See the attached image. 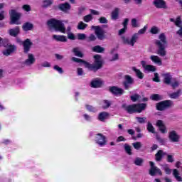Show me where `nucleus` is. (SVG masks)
<instances>
[{"label": "nucleus", "mask_w": 182, "mask_h": 182, "mask_svg": "<svg viewBox=\"0 0 182 182\" xmlns=\"http://www.w3.org/2000/svg\"><path fill=\"white\" fill-rule=\"evenodd\" d=\"M150 59L154 63L158 65V66H161L163 65V62L161 61V58L159 57V55H151Z\"/></svg>", "instance_id": "obj_25"}, {"label": "nucleus", "mask_w": 182, "mask_h": 182, "mask_svg": "<svg viewBox=\"0 0 182 182\" xmlns=\"http://www.w3.org/2000/svg\"><path fill=\"white\" fill-rule=\"evenodd\" d=\"M6 43H4V48H7V49L3 51V55L5 56H9L11 53H14L15 50H16V46L12 45L9 43L8 40H6Z\"/></svg>", "instance_id": "obj_7"}, {"label": "nucleus", "mask_w": 182, "mask_h": 182, "mask_svg": "<svg viewBox=\"0 0 182 182\" xmlns=\"http://www.w3.org/2000/svg\"><path fill=\"white\" fill-rule=\"evenodd\" d=\"M163 170H164L166 174H171V169H170L167 165L164 166Z\"/></svg>", "instance_id": "obj_52"}, {"label": "nucleus", "mask_w": 182, "mask_h": 182, "mask_svg": "<svg viewBox=\"0 0 182 182\" xmlns=\"http://www.w3.org/2000/svg\"><path fill=\"white\" fill-rule=\"evenodd\" d=\"M9 33L10 36H14V38H16V36L19 35V27L16 26L14 28L9 29Z\"/></svg>", "instance_id": "obj_27"}, {"label": "nucleus", "mask_w": 182, "mask_h": 182, "mask_svg": "<svg viewBox=\"0 0 182 182\" xmlns=\"http://www.w3.org/2000/svg\"><path fill=\"white\" fill-rule=\"evenodd\" d=\"M109 92H111L112 95H115V96H122V95L124 93V90L119 87L113 86L109 87Z\"/></svg>", "instance_id": "obj_14"}, {"label": "nucleus", "mask_w": 182, "mask_h": 182, "mask_svg": "<svg viewBox=\"0 0 182 182\" xmlns=\"http://www.w3.org/2000/svg\"><path fill=\"white\" fill-rule=\"evenodd\" d=\"M53 4L52 0H44L43 1V8H48V6H50Z\"/></svg>", "instance_id": "obj_42"}, {"label": "nucleus", "mask_w": 182, "mask_h": 182, "mask_svg": "<svg viewBox=\"0 0 182 182\" xmlns=\"http://www.w3.org/2000/svg\"><path fill=\"white\" fill-rule=\"evenodd\" d=\"M110 117V114L107 112H102L98 114L97 119L100 122H106Z\"/></svg>", "instance_id": "obj_19"}, {"label": "nucleus", "mask_w": 182, "mask_h": 182, "mask_svg": "<svg viewBox=\"0 0 182 182\" xmlns=\"http://www.w3.org/2000/svg\"><path fill=\"white\" fill-rule=\"evenodd\" d=\"M92 19H93V16H92V14H88L83 17V21L85 22H90Z\"/></svg>", "instance_id": "obj_48"}, {"label": "nucleus", "mask_w": 182, "mask_h": 182, "mask_svg": "<svg viewBox=\"0 0 182 182\" xmlns=\"http://www.w3.org/2000/svg\"><path fill=\"white\" fill-rule=\"evenodd\" d=\"M135 119L138 122V123H139V124H144V123H146L147 122V117H135Z\"/></svg>", "instance_id": "obj_37"}, {"label": "nucleus", "mask_w": 182, "mask_h": 182, "mask_svg": "<svg viewBox=\"0 0 182 182\" xmlns=\"http://www.w3.org/2000/svg\"><path fill=\"white\" fill-rule=\"evenodd\" d=\"M77 28L80 31H85V29L87 28V24L83 23V21H80V23H78Z\"/></svg>", "instance_id": "obj_40"}, {"label": "nucleus", "mask_w": 182, "mask_h": 182, "mask_svg": "<svg viewBox=\"0 0 182 182\" xmlns=\"http://www.w3.org/2000/svg\"><path fill=\"white\" fill-rule=\"evenodd\" d=\"M77 73L78 76H82V75H83V69L80 68H78L77 69Z\"/></svg>", "instance_id": "obj_62"}, {"label": "nucleus", "mask_w": 182, "mask_h": 182, "mask_svg": "<svg viewBox=\"0 0 182 182\" xmlns=\"http://www.w3.org/2000/svg\"><path fill=\"white\" fill-rule=\"evenodd\" d=\"M120 12V9L115 8L112 14H111V18L113 21H116L119 18V13Z\"/></svg>", "instance_id": "obj_28"}, {"label": "nucleus", "mask_w": 182, "mask_h": 182, "mask_svg": "<svg viewBox=\"0 0 182 182\" xmlns=\"http://www.w3.org/2000/svg\"><path fill=\"white\" fill-rule=\"evenodd\" d=\"M150 99H151V100L157 101V100H161V97L159 94H154L151 95Z\"/></svg>", "instance_id": "obj_47"}, {"label": "nucleus", "mask_w": 182, "mask_h": 182, "mask_svg": "<svg viewBox=\"0 0 182 182\" xmlns=\"http://www.w3.org/2000/svg\"><path fill=\"white\" fill-rule=\"evenodd\" d=\"M124 81L122 82L124 89L129 90L132 87V85L134 84V79L129 75H126L124 77Z\"/></svg>", "instance_id": "obj_9"}, {"label": "nucleus", "mask_w": 182, "mask_h": 182, "mask_svg": "<svg viewBox=\"0 0 182 182\" xmlns=\"http://www.w3.org/2000/svg\"><path fill=\"white\" fill-rule=\"evenodd\" d=\"M70 4H69V3L60 4L58 6V9L65 14H68L69 11H70Z\"/></svg>", "instance_id": "obj_20"}, {"label": "nucleus", "mask_w": 182, "mask_h": 182, "mask_svg": "<svg viewBox=\"0 0 182 182\" xmlns=\"http://www.w3.org/2000/svg\"><path fill=\"white\" fill-rule=\"evenodd\" d=\"M53 69L55 70H57V72H58V73H63V69H62V68L59 67L58 65H54Z\"/></svg>", "instance_id": "obj_54"}, {"label": "nucleus", "mask_w": 182, "mask_h": 182, "mask_svg": "<svg viewBox=\"0 0 182 182\" xmlns=\"http://www.w3.org/2000/svg\"><path fill=\"white\" fill-rule=\"evenodd\" d=\"M180 29L176 32L177 35H178L179 36H181V38H182V26L179 27Z\"/></svg>", "instance_id": "obj_64"}, {"label": "nucleus", "mask_w": 182, "mask_h": 182, "mask_svg": "<svg viewBox=\"0 0 182 182\" xmlns=\"http://www.w3.org/2000/svg\"><path fill=\"white\" fill-rule=\"evenodd\" d=\"M85 107L87 110H88V112H91L92 113H96V112H97V109H96V107L92 105H86Z\"/></svg>", "instance_id": "obj_41"}, {"label": "nucleus", "mask_w": 182, "mask_h": 182, "mask_svg": "<svg viewBox=\"0 0 182 182\" xmlns=\"http://www.w3.org/2000/svg\"><path fill=\"white\" fill-rule=\"evenodd\" d=\"M132 146L135 150H140L141 149V142L136 141L132 144Z\"/></svg>", "instance_id": "obj_45"}, {"label": "nucleus", "mask_w": 182, "mask_h": 182, "mask_svg": "<svg viewBox=\"0 0 182 182\" xmlns=\"http://www.w3.org/2000/svg\"><path fill=\"white\" fill-rule=\"evenodd\" d=\"M103 85V82L102 80L99 78H96L95 80H92L90 82V86L91 87H94L95 89L97 87H100Z\"/></svg>", "instance_id": "obj_21"}, {"label": "nucleus", "mask_w": 182, "mask_h": 182, "mask_svg": "<svg viewBox=\"0 0 182 182\" xmlns=\"http://www.w3.org/2000/svg\"><path fill=\"white\" fill-rule=\"evenodd\" d=\"M100 23H107L108 21L106 17H101L99 18Z\"/></svg>", "instance_id": "obj_57"}, {"label": "nucleus", "mask_w": 182, "mask_h": 182, "mask_svg": "<svg viewBox=\"0 0 182 182\" xmlns=\"http://www.w3.org/2000/svg\"><path fill=\"white\" fill-rule=\"evenodd\" d=\"M164 77V83L165 85H171V79H173V76L169 73H165L162 75Z\"/></svg>", "instance_id": "obj_23"}, {"label": "nucleus", "mask_w": 182, "mask_h": 182, "mask_svg": "<svg viewBox=\"0 0 182 182\" xmlns=\"http://www.w3.org/2000/svg\"><path fill=\"white\" fill-rule=\"evenodd\" d=\"M159 40H155V45L157 46L156 55H159L161 58H166L167 56V38L166 34L161 33L159 36Z\"/></svg>", "instance_id": "obj_3"}, {"label": "nucleus", "mask_w": 182, "mask_h": 182, "mask_svg": "<svg viewBox=\"0 0 182 182\" xmlns=\"http://www.w3.org/2000/svg\"><path fill=\"white\" fill-rule=\"evenodd\" d=\"M47 25L50 31H55V32H61L62 33H66V32L67 33H69L72 29L70 26L67 27L66 29L63 21L55 18H50L48 20Z\"/></svg>", "instance_id": "obj_2"}, {"label": "nucleus", "mask_w": 182, "mask_h": 182, "mask_svg": "<svg viewBox=\"0 0 182 182\" xmlns=\"http://www.w3.org/2000/svg\"><path fill=\"white\" fill-rule=\"evenodd\" d=\"M156 140L159 141V143H161V144H164V143H166L164 139L160 137L159 135L156 136Z\"/></svg>", "instance_id": "obj_55"}, {"label": "nucleus", "mask_w": 182, "mask_h": 182, "mask_svg": "<svg viewBox=\"0 0 182 182\" xmlns=\"http://www.w3.org/2000/svg\"><path fill=\"white\" fill-rule=\"evenodd\" d=\"M131 23H132V28H139V26H140L139 23H137V19L136 18H132L131 21Z\"/></svg>", "instance_id": "obj_46"}, {"label": "nucleus", "mask_w": 182, "mask_h": 182, "mask_svg": "<svg viewBox=\"0 0 182 182\" xmlns=\"http://www.w3.org/2000/svg\"><path fill=\"white\" fill-rule=\"evenodd\" d=\"M164 156H167V153L164 152L163 150H159L155 154L156 161H160L161 160H163V157H164Z\"/></svg>", "instance_id": "obj_24"}, {"label": "nucleus", "mask_w": 182, "mask_h": 182, "mask_svg": "<svg viewBox=\"0 0 182 182\" xmlns=\"http://www.w3.org/2000/svg\"><path fill=\"white\" fill-rule=\"evenodd\" d=\"M173 175L175 177L176 180H177V181H182V177L180 176V173L178 172V170L173 169Z\"/></svg>", "instance_id": "obj_35"}, {"label": "nucleus", "mask_w": 182, "mask_h": 182, "mask_svg": "<svg viewBox=\"0 0 182 182\" xmlns=\"http://www.w3.org/2000/svg\"><path fill=\"white\" fill-rule=\"evenodd\" d=\"M154 82H160V77H159V73H154V77L153 79Z\"/></svg>", "instance_id": "obj_58"}, {"label": "nucleus", "mask_w": 182, "mask_h": 182, "mask_svg": "<svg viewBox=\"0 0 182 182\" xmlns=\"http://www.w3.org/2000/svg\"><path fill=\"white\" fill-rule=\"evenodd\" d=\"M141 65L146 72H156L157 70V68L154 65H147L144 60L141 61Z\"/></svg>", "instance_id": "obj_15"}, {"label": "nucleus", "mask_w": 182, "mask_h": 182, "mask_svg": "<svg viewBox=\"0 0 182 182\" xmlns=\"http://www.w3.org/2000/svg\"><path fill=\"white\" fill-rule=\"evenodd\" d=\"M32 28H33V25H32V23H26L23 26V29L26 31H31Z\"/></svg>", "instance_id": "obj_39"}, {"label": "nucleus", "mask_w": 182, "mask_h": 182, "mask_svg": "<svg viewBox=\"0 0 182 182\" xmlns=\"http://www.w3.org/2000/svg\"><path fill=\"white\" fill-rule=\"evenodd\" d=\"M166 161H168V163H174V157L173 155L166 154Z\"/></svg>", "instance_id": "obj_50"}, {"label": "nucleus", "mask_w": 182, "mask_h": 182, "mask_svg": "<svg viewBox=\"0 0 182 182\" xmlns=\"http://www.w3.org/2000/svg\"><path fill=\"white\" fill-rule=\"evenodd\" d=\"M171 85L173 89H176V87H178V86L180 85V82H178V81H175L172 82Z\"/></svg>", "instance_id": "obj_60"}, {"label": "nucleus", "mask_w": 182, "mask_h": 182, "mask_svg": "<svg viewBox=\"0 0 182 182\" xmlns=\"http://www.w3.org/2000/svg\"><path fill=\"white\" fill-rule=\"evenodd\" d=\"M149 164L151 166V168L149 169V174L152 177H154V176H162L161 170L157 166H154V162L150 161Z\"/></svg>", "instance_id": "obj_12"}, {"label": "nucleus", "mask_w": 182, "mask_h": 182, "mask_svg": "<svg viewBox=\"0 0 182 182\" xmlns=\"http://www.w3.org/2000/svg\"><path fill=\"white\" fill-rule=\"evenodd\" d=\"M35 56L32 53L28 54V58L24 61L23 64L26 66H32L36 62Z\"/></svg>", "instance_id": "obj_18"}, {"label": "nucleus", "mask_w": 182, "mask_h": 182, "mask_svg": "<svg viewBox=\"0 0 182 182\" xmlns=\"http://www.w3.org/2000/svg\"><path fill=\"white\" fill-rule=\"evenodd\" d=\"M146 31L147 26H145L143 28L140 29L137 33H134L130 39L124 36H122L121 39L124 45L134 46V43H136V42H137V40L139 39V35H143L144 33H146Z\"/></svg>", "instance_id": "obj_5"}, {"label": "nucleus", "mask_w": 182, "mask_h": 182, "mask_svg": "<svg viewBox=\"0 0 182 182\" xmlns=\"http://www.w3.org/2000/svg\"><path fill=\"white\" fill-rule=\"evenodd\" d=\"M42 68H50V63L48 61H45L41 63Z\"/></svg>", "instance_id": "obj_59"}, {"label": "nucleus", "mask_w": 182, "mask_h": 182, "mask_svg": "<svg viewBox=\"0 0 182 182\" xmlns=\"http://www.w3.org/2000/svg\"><path fill=\"white\" fill-rule=\"evenodd\" d=\"M10 18V25H19V22H18V20L21 18V14L17 13L15 10H11Z\"/></svg>", "instance_id": "obj_10"}, {"label": "nucleus", "mask_w": 182, "mask_h": 182, "mask_svg": "<svg viewBox=\"0 0 182 182\" xmlns=\"http://www.w3.org/2000/svg\"><path fill=\"white\" fill-rule=\"evenodd\" d=\"M73 52L75 56H77L78 58H83V53L80 51V48L79 47L73 48Z\"/></svg>", "instance_id": "obj_30"}, {"label": "nucleus", "mask_w": 182, "mask_h": 182, "mask_svg": "<svg viewBox=\"0 0 182 182\" xmlns=\"http://www.w3.org/2000/svg\"><path fill=\"white\" fill-rule=\"evenodd\" d=\"M124 149L127 153V154H128L129 156H132V154H133V153H132V146H129L127 144H125L124 145Z\"/></svg>", "instance_id": "obj_38"}, {"label": "nucleus", "mask_w": 182, "mask_h": 182, "mask_svg": "<svg viewBox=\"0 0 182 182\" xmlns=\"http://www.w3.org/2000/svg\"><path fill=\"white\" fill-rule=\"evenodd\" d=\"M156 126L159 127V130L161 133L163 134H165V133H167V127H166V125H164V123L161 120H158L156 122Z\"/></svg>", "instance_id": "obj_22"}, {"label": "nucleus", "mask_w": 182, "mask_h": 182, "mask_svg": "<svg viewBox=\"0 0 182 182\" xmlns=\"http://www.w3.org/2000/svg\"><path fill=\"white\" fill-rule=\"evenodd\" d=\"M94 41H96V36L95 34H90L87 38V42H94Z\"/></svg>", "instance_id": "obj_49"}, {"label": "nucleus", "mask_w": 182, "mask_h": 182, "mask_svg": "<svg viewBox=\"0 0 182 182\" xmlns=\"http://www.w3.org/2000/svg\"><path fill=\"white\" fill-rule=\"evenodd\" d=\"M53 38H54L57 42H68V38L65 36L53 35Z\"/></svg>", "instance_id": "obj_26"}, {"label": "nucleus", "mask_w": 182, "mask_h": 182, "mask_svg": "<svg viewBox=\"0 0 182 182\" xmlns=\"http://www.w3.org/2000/svg\"><path fill=\"white\" fill-rule=\"evenodd\" d=\"M92 52H96L97 53H103V52H105V48L100 46H95L92 48Z\"/></svg>", "instance_id": "obj_32"}, {"label": "nucleus", "mask_w": 182, "mask_h": 182, "mask_svg": "<svg viewBox=\"0 0 182 182\" xmlns=\"http://www.w3.org/2000/svg\"><path fill=\"white\" fill-rule=\"evenodd\" d=\"M173 105L174 104L171 100L161 101L159 103L156 104V109L161 112H163V110H166V109L171 107V106H173Z\"/></svg>", "instance_id": "obj_8"}, {"label": "nucleus", "mask_w": 182, "mask_h": 182, "mask_svg": "<svg viewBox=\"0 0 182 182\" xmlns=\"http://www.w3.org/2000/svg\"><path fill=\"white\" fill-rule=\"evenodd\" d=\"M72 60L73 62H76L77 63H84L85 68H87L90 70H92L93 72H97V70H99V69H102L103 66V58H102V55L99 54L94 55L93 64H90L76 57H73Z\"/></svg>", "instance_id": "obj_1"}, {"label": "nucleus", "mask_w": 182, "mask_h": 182, "mask_svg": "<svg viewBox=\"0 0 182 182\" xmlns=\"http://www.w3.org/2000/svg\"><path fill=\"white\" fill-rule=\"evenodd\" d=\"M112 106V102L107 100H104L102 102V109H109V107Z\"/></svg>", "instance_id": "obj_36"}, {"label": "nucleus", "mask_w": 182, "mask_h": 182, "mask_svg": "<svg viewBox=\"0 0 182 182\" xmlns=\"http://www.w3.org/2000/svg\"><path fill=\"white\" fill-rule=\"evenodd\" d=\"M68 39H71V41H75V35L72 33H68Z\"/></svg>", "instance_id": "obj_63"}, {"label": "nucleus", "mask_w": 182, "mask_h": 182, "mask_svg": "<svg viewBox=\"0 0 182 182\" xmlns=\"http://www.w3.org/2000/svg\"><path fill=\"white\" fill-rule=\"evenodd\" d=\"M143 163H144V160L140 157H136L134 161L135 166H143Z\"/></svg>", "instance_id": "obj_34"}, {"label": "nucleus", "mask_w": 182, "mask_h": 182, "mask_svg": "<svg viewBox=\"0 0 182 182\" xmlns=\"http://www.w3.org/2000/svg\"><path fill=\"white\" fill-rule=\"evenodd\" d=\"M153 5L158 9H167V5H166L164 0H154Z\"/></svg>", "instance_id": "obj_17"}, {"label": "nucleus", "mask_w": 182, "mask_h": 182, "mask_svg": "<svg viewBox=\"0 0 182 182\" xmlns=\"http://www.w3.org/2000/svg\"><path fill=\"white\" fill-rule=\"evenodd\" d=\"M33 45V43L28 38L23 42V48L24 53H28L31 50V48Z\"/></svg>", "instance_id": "obj_16"}, {"label": "nucleus", "mask_w": 182, "mask_h": 182, "mask_svg": "<svg viewBox=\"0 0 182 182\" xmlns=\"http://www.w3.org/2000/svg\"><path fill=\"white\" fill-rule=\"evenodd\" d=\"M139 98H140V95L139 94H135L131 96V100L132 102H137V100H139Z\"/></svg>", "instance_id": "obj_51"}, {"label": "nucleus", "mask_w": 182, "mask_h": 182, "mask_svg": "<svg viewBox=\"0 0 182 182\" xmlns=\"http://www.w3.org/2000/svg\"><path fill=\"white\" fill-rule=\"evenodd\" d=\"M122 109L125 110L129 114H133V113H141L143 110H146L147 107V104H134L128 105L127 104H123L122 106Z\"/></svg>", "instance_id": "obj_4"}, {"label": "nucleus", "mask_w": 182, "mask_h": 182, "mask_svg": "<svg viewBox=\"0 0 182 182\" xmlns=\"http://www.w3.org/2000/svg\"><path fill=\"white\" fill-rule=\"evenodd\" d=\"M92 29H95V35L100 41H103V39H105L106 36H105V31L103 30V28H101L100 26H92Z\"/></svg>", "instance_id": "obj_13"}, {"label": "nucleus", "mask_w": 182, "mask_h": 182, "mask_svg": "<svg viewBox=\"0 0 182 182\" xmlns=\"http://www.w3.org/2000/svg\"><path fill=\"white\" fill-rule=\"evenodd\" d=\"M83 117L87 122H92V117L87 114H84Z\"/></svg>", "instance_id": "obj_56"}, {"label": "nucleus", "mask_w": 182, "mask_h": 182, "mask_svg": "<svg viewBox=\"0 0 182 182\" xmlns=\"http://www.w3.org/2000/svg\"><path fill=\"white\" fill-rule=\"evenodd\" d=\"M150 32L153 35H157V33H159V32H160V28L156 26H153L151 28Z\"/></svg>", "instance_id": "obj_44"}, {"label": "nucleus", "mask_w": 182, "mask_h": 182, "mask_svg": "<svg viewBox=\"0 0 182 182\" xmlns=\"http://www.w3.org/2000/svg\"><path fill=\"white\" fill-rule=\"evenodd\" d=\"M168 138L171 143H178L180 141L181 136L175 130H171L168 132Z\"/></svg>", "instance_id": "obj_11"}, {"label": "nucleus", "mask_w": 182, "mask_h": 182, "mask_svg": "<svg viewBox=\"0 0 182 182\" xmlns=\"http://www.w3.org/2000/svg\"><path fill=\"white\" fill-rule=\"evenodd\" d=\"M23 9L24 11H26V12H29L31 11V6L28 4H25L23 6Z\"/></svg>", "instance_id": "obj_61"}, {"label": "nucleus", "mask_w": 182, "mask_h": 182, "mask_svg": "<svg viewBox=\"0 0 182 182\" xmlns=\"http://www.w3.org/2000/svg\"><path fill=\"white\" fill-rule=\"evenodd\" d=\"M132 70L135 72L136 76H137L139 79H143L144 77V74H143L140 70L136 68V67H132Z\"/></svg>", "instance_id": "obj_29"}, {"label": "nucleus", "mask_w": 182, "mask_h": 182, "mask_svg": "<svg viewBox=\"0 0 182 182\" xmlns=\"http://www.w3.org/2000/svg\"><path fill=\"white\" fill-rule=\"evenodd\" d=\"M94 141L100 147H105L107 144V138L103 134H96L95 136Z\"/></svg>", "instance_id": "obj_6"}, {"label": "nucleus", "mask_w": 182, "mask_h": 182, "mask_svg": "<svg viewBox=\"0 0 182 182\" xmlns=\"http://www.w3.org/2000/svg\"><path fill=\"white\" fill-rule=\"evenodd\" d=\"M77 39H79V41H85V39H86V34H85V33H78L77 34Z\"/></svg>", "instance_id": "obj_53"}, {"label": "nucleus", "mask_w": 182, "mask_h": 182, "mask_svg": "<svg viewBox=\"0 0 182 182\" xmlns=\"http://www.w3.org/2000/svg\"><path fill=\"white\" fill-rule=\"evenodd\" d=\"M146 129L149 133H152L153 134H156V129L154 128L151 122H148L146 124Z\"/></svg>", "instance_id": "obj_31"}, {"label": "nucleus", "mask_w": 182, "mask_h": 182, "mask_svg": "<svg viewBox=\"0 0 182 182\" xmlns=\"http://www.w3.org/2000/svg\"><path fill=\"white\" fill-rule=\"evenodd\" d=\"M175 25L178 28H181V26H182V21H181V16H178L176 18V20L175 21Z\"/></svg>", "instance_id": "obj_43"}, {"label": "nucleus", "mask_w": 182, "mask_h": 182, "mask_svg": "<svg viewBox=\"0 0 182 182\" xmlns=\"http://www.w3.org/2000/svg\"><path fill=\"white\" fill-rule=\"evenodd\" d=\"M180 95H181V90H178L177 92L169 94V97L171 99H178V97H180Z\"/></svg>", "instance_id": "obj_33"}]
</instances>
